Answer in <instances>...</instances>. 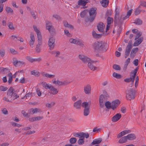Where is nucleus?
Instances as JSON below:
<instances>
[{
	"label": "nucleus",
	"mask_w": 146,
	"mask_h": 146,
	"mask_svg": "<svg viewBox=\"0 0 146 146\" xmlns=\"http://www.w3.org/2000/svg\"><path fill=\"white\" fill-rule=\"evenodd\" d=\"M91 62H88V66L89 68L92 71L96 70L97 68L93 65Z\"/></svg>",
	"instance_id": "nucleus-21"
},
{
	"label": "nucleus",
	"mask_w": 146,
	"mask_h": 146,
	"mask_svg": "<svg viewBox=\"0 0 146 146\" xmlns=\"http://www.w3.org/2000/svg\"><path fill=\"white\" fill-rule=\"evenodd\" d=\"M105 25L103 23H99L98 24L97 26L98 30L100 32H103L104 31V29L105 28Z\"/></svg>",
	"instance_id": "nucleus-10"
},
{
	"label": "nucleus",
	"mask_w": 146,
	"mask_h": 146,
	"mask_svg": "<svg viewBox=\"0 0 146 146\" xmlns=\"http://www.w3.org/2000/svg\"><path fill=\"white\" fill-rule=\"evenodd\" d=\"M14 90H15L12 87H10L7 92V94L8 96L11 98L12 97V94L14 92Z\"/></svg>",
	"instance_id": "nucleus-18"
},
{
	"label": "nucleus",
	"mask_w": 146,
	"mask_h": 146,
	"mask_svg": "<svg viewBox=\"0 0 146 146\" xmlns=\"http://www.w3.org/2000/svg\"><path fill=\"white\" fill-rule=\"evenodd\" d=\"M123 17L122 15H121V18L120 19H119V17H116L115 16L114 17V22L116 23H119L121 24L123 22V21L124 20H123L122 18H123Z\"/></svg>",
	"instance_id": "nucleus-14"
},
{
	"label": "nucleus",
	"mask_w": 146,
	"mask_h": 146,
	"mask_svg": "<svg viewBox=\"0 0 146 146\" xmlns=\"http://www.w3.org/2000/svg\"><path fill=\"white\" fill-rule=\"evenodd\" d=\"M26 59L31 63H33L34 62V58H32V57L29 56H27L26 57Z\"/></svg>",
	"instance_id": "nucleus-50"
},
{
	"label": "nucleus",
	"mask_w": 146,
	"mask_h": 146,
	"mask_svg": "<svg viewBox=\"0 0 146 146\" xmlns=\"http://www.w3.org/2000/svg\"><path fill=\"white\" fill-rule=\"evenodd\" d=\"M140 5L146 7V2L143 1H140Z\"/></svg>",
	"instance_id": "nucleus-56"
},
{
	"label": "nucleus",
	"mask_w": 146,
	"mask_h": 146,
	"mask_svg": "<svg viewBox=\"0 0 146 146\" xmlns=\"http://www.w3.org/2000/svg\"><path fill=\"white\" fill-rule=\"evenodd\" d=\"M52 81H53L52 83L54 84L58 85L59 86H62V81L58 80H54V81H53V80H52Z\"/></svg>",
	"instance_id": "nucleus-35"
},
{
	"label": "nucleus",
	"mask_w": 146,
	"mask_h": 146,
	"mask_svg": "<svg viewBox=\"0 0 146 146\" xmlns=\"http://www.w3.org/2000/svg\"><path fill=\"white\" fill-rule=\"evenodd\" d=\"M43 87L46 89H49L51 92H50V94L52 95H55L58 93V91L57 89L54 88L51 84H46L45 82H42L41 83Z\"/></svg>",
	"instance_id": "nucleus-2"
},
{
	"label": "nucleus",
	"mask_w": 146,
	"mask_h": 146,
	"mask_svg": "<svg viewBox=\"0 0 146 146\" xmlns=\"http://www.w3.org/2000/svg\"><path fill=\"white\" fill-rule=\"evenodd\" d=\"M127 138L126 136H125L120 138L118 142L120 143H123L126 142L127 141Z\"/></svg>",
	"instance_id": "nucleus-25"
},
{
	"label": "nucleus",
	"mask_w": 146,
	"mask_h": 146,
	"mask_svg": "<svg viewBox=\"0 0 146 146\" xmlns=\"http://www.w3.org/2000/svg\"><path fill=\"white\" fill-rule=\"evenodd\" d=\"M8 89V88L7 87L3 86H1L0 87V90L1 91H6Z\"/></svg>",
	"instance_id": "nucleus-54"
},
{
	"label": "nucleus",
	"mask_w": 146,
	"mask_h": 146,
	"mask_svg": "<svg viewBox=\"0 0 146 146\" xmlns=\"http://www.w3.org/2000/svg\"><path fill=\"white\" fill-rule=\"evenodd\" d=\"M42 43L40 42L38 43L36 45L35 50L36 52L37 53H39L40 52V46L41 45Z\"/></svg>",
	"instance_id": "nucleus-28"
},
{
	"label": "nucleus",
	"mask_w": 146,
	"mask_h": 146,
	"mask_svg": "<svg viewBox=\"0 0 146 146\" xmlns=\"http://www.w3.org/2000/svg\"><path fill=\"white\" fill-rule=\"evenodd\" d=\"M54 104V103H52L51 104H47L46 105V106L48 108H51Z\"/></svg>",
	"instance_id": "nucleus-63"
},
{
	"label": "nucleus",
	"mask_w": 146,
	"mask_h": 146,
	"mask_svg": "<svg viewBox=\"0 0 146 146\" xmlns=\"http://www.w3.org/2000/svg\"><path fill=\"white\" fill-rule=\"evenodd\" d=\"M5 10L8 13H10L12 14L13 13V10L10 7H6Z\"/></svg>",
	"instance_id": "nucleus-29"
},
{
	"label": "nucleus",
	"mask_w": 146,
	"mask_h": 146,
	"mask_svg": "<svg viewBox=\"0 0 146 146\" xmlns=\"http://www.w3.org/2000/svg\"><path fill=\"white\" fill-rule=\"evenodd\" d=\"M139 60L137 59L135 60L133 62V64L135 66H137L138 65Z\"/></svg>",
	"instance_id": "nucleus-64"
},
{
	"label": "nucleus",
	"mask_w": 146,
	"mask_h": 146,
	"mask_svg": "<svg viewBox=\"0 0 146 146\" xmlns=\"http://www.w3.org/2000/svg\"><path fill=\"white\" fill-rule=\"evenodd\" d=\"M76 44L80 46L83 47L84 45V42L82 40L78 38Z\"/></svg>",
	"instance_id": "nucleus-24"
},
{
	"label": "nucleus",
	"mask_w": 146,
	"mask_h": 146,
	"mask_svg": "<svg viewBox=\"0 0 146 146\" xmlns=\"http://www.w3.org/2000/svg\"><path fill=\"white\" fill-rule=\"evenodd\" d=\"M8 76L9 77V80L8 81V83L10 84L12 82L13 80L12 74L10 72L8 74Z\"/></svg>",
	"instance_id": "nucleus-33"
},
{
	"label": "nucleus",
	"mask_w": 146,
	"mask_h": 146,
	"mask_svg": "<svg viewBox=\"0 0 146 146\" xmlns=\"http://www.w3.org/2000/svg\"><path fill=\"white\" fill-rule=\"evenodd\" d=\"M102 141V139L101 138L95 139H94L91 143V145H93L95 144H99Z\"/></svg>",
	"instance_id": "nucleus-19"
},
{
	"label": "nucleus",
	"mask_w": 146,
	"mask_h": 146,
	"mask_svg": "<svg viewBox=\"0 0 146 146\" xmlns=\"http://www.w3.org/2000/svg\"><path fill=\"white\" fill-rule=\"evenodd\" d=\"M9 28L11 30H14L15 28L13 27V23L11 22H9L7 24Z\"/></svg>",
	"instance_id": "nucleus-44"
},
{
	"label": "nucleus",
	"mask_w": 146,
	"mask_h": 146,
	"mask_svg": "<svg viewBox=\"0 0 146 146\" xmlns=\"http://www.w3.org/2000/svg\"><path fill=\"white\" fill-rule=\"evenodd\" d=\"M135 38V40L138 39L142 35V33L140 32H138Z\"/></svg>",
	"instance_id": "nucleus-60"
},
{
	"label": "nucleus",
	"mask_w": 146,
	"mask_h": 146,
	"mask_svg": "<svg viewBox=\"0 0 146 146\" xmlns=\"http://www.w3.org/2000/svg\"><path fill=\"white\" fill-rule=\"evenodd\" d=\"M31 110H32V112L31 113L32 114H33L35 113H37V112H39V111H38L39 110L38 109L36 108L35 109L32 108L31 109Z\"/></svg>",
	"instance_id": "nucleus-52"
},
{
	"label": "nucleus",
	"mask_w": 146,
	"mask_h": 146,
	"mask_svg": "<svg viewBox=\"0 0 146 146\" xmlns=\"http://www.w3.org/2000/svg\"><path fill=\"white\" fill-rule=\"evenodd\" d=\"M126 136L127 139L129 140L135 139L136 138L135 135L133 133L129 134Z\"/></svg>",
	"instance_id": "nucleus-22"
},
{
	"label": "nucleus",
	"mask_w": 146,
	"mask_h": 146,
	"mask_svg": "<svg viewBox=\"0 0 146 146\" xmlns=\"http://www.w3.org/2000/svg\"><path fill=\"white\" fill-rule=\"evenodd\" d=\"M121 115L119 113H117L111 118V121L113 122H115L118 121L121 117Z\"/></svg>",
	"instance_id": "nucleus-12"
},
{
	"label": "nucleus",
	"mask_w": 146,
	"mask_h": 146,
	"mask_svg": "<svg viewBox=\"0 0 146 146\" xmlns=\"http://www.w3.org/2000/svg\"><path fill=\"white\" fill-rule=\"evenodd\" d=\"M138 50V48H133L131 50V53L130 54V56H132L133 54H135L136 52H137Z\"/></svg>",
	"instance_id": "nucleus-41"
},
{
	"label": "nucleus",
	"mask_w": 146,
	"mask_h": 146,
	"mask_svg": "<svg viewBox=\"0 0 146 146\" xmlns=\"http://www.w3.org/2000/svg\"><path fill=\"white\" fill-rule=\"evenodd\" d=\"M41 75L44 77H46L50 78H53L55 77L54 75L50 74L44 72H42L41 73Z\"/></svg>",
	"instance_id": "nucleus-15"
},
{
	"label": "nucleus",
	"mask_w": 146,
	"mask_h": 146,
	"mask_svg": "<svg viewBox=\"0 0 146 146\" xmlns=\"http://www.w3.org/2000/svg\"><path fill=\"white\" fill-rule=\"evenodd\" d=\"M84 139L81 138L79 139L78 141V144L80 145L84 144Z\"/></svg>",
	"instance_id": "nucleus-49"
},
{
	"label": "nucleus",
	"mask_w": 146,
	"mask_h": 146,
	"mask_svg": "<svg viewBox=\"0 0 146 146\" xmlns=\"http://www.w3.org/2000/svg\"><path fill=\"white\" fill-rule=\"evenodd\" d=\"M13 60L14 65L15 66H17L18 64V61L17 60L16 58H13Z\"/></svg>",
	"instance_id": "nucleus-45"
},
{
	"label": "nucleus",
	"mask_w": 146,
	"mask_h": 146,
	"mask_svg": "<svg viewBox=\"0 0 146 146\" xmlns=\"http://www.w3.org/2000/svg\"><path fill=\"white\" fill-rule=\"evenodd\" d=\"M88 12V9H86L80 13V16L82 18H84Z\"/></svg>",
	"instance_id": "nucleus-37"
},
{
	"label": "nucleus",
	"mask_w": 146,
	"mask_h": 146,
	"mask_svg": "<svg viewBox=\"0 0 146 146\" xmlns=\"http://www.w3.org/2000/svg\"><path fill=\"white\" fill-rule=\"evenodd\" d=\"M10 50L11 53L13 54H18V52L13 48H10Z\"/></svg>",
	"instance_id": "nucleus-51"
},
{
	"label": "nucleus",
	"mask_w": 146,
	"mask_h": 146,
	"mask_svg": "<svg viewBox=\"0 0 146 146\" xmlns=\"http://www.w3.org/2000/svg\"><path fill=\"white\" fill-rule=\"evenodd\" d=\"M92 46L95 50L98 52H105L108 49L107 44L103 41L96 42Z\"/></svg>",
	"instance_id": "nucleus-1"
},
{
	"label": "nucleus",
	"mask_w": 146,
	"mask_h": 146,
	"mask_svg": "<svg viewBox=\"0 0 146 146\" xmlns=\"http://www.w3.org/2000/svg\"><path fill=\"white\" fill-rule=\"evenodd\" d=\"M46 29L48 30L50 33H53L55 32V30L53 26L52 25V24L51 22L49 21L46 22Z\"/></svg>",
	"instance_id": "nucleus-6"
},
{
	"label": "nucleus",
	"mask_w": 146,
	"mask_h": 146,
	"mask_svg": "<svg viewBox=\"0 0 146 146\" xmlns=\"http://www.w3.org/2000/svg\"><path fill=\"white\" fill-rule=\"evenodd\" d=\"M100 2L103 7H106L108 5L109 1L108 0H102Z\"/></svg>",
	"instance_id": "nucleus-27"
},
{
	"label": "nucleus",
	"mask_w": 146,
	"mask_h": 146,
	"mask_svg": "<svg viewBox=\"0 0 146 146\" xmlns=\"http://www.w3.org/2000/svg\"><path fill=\"white\" fill-rule=\"evenodd\" d=\"M77 141V139L75 137L71 138L69 140V142L71 144L75 143Z\"/></svg>",
	"instance_id": "nucleus-38"
},
{
	"label": "nucleus",
	"mask_w": 146,
	"mask_h": 146,
	"mask_svg": "<svg viewBox=\"0 0 146 146\" xmlns=\"http://www.w3.org/2000/svg\"><path fill=\"white\" fill-rule=\"evenodd\" d=\"M131 132L130 130H125L123 131L120 133H119L117 135V138H119L121 137L123 135H125L126 134L129 133Z\"/></svg>",
	"instance_id": "nucleus-16"
},
{
	"label": "nucleus",
	"mask_w": 146,
	"mask_h": 146,
	"mask_svg": "<svg viewBox=\"0 0 146 146\" xmlns=\"http://www.w3.org/2000/svg\"><path fill=\"white\" fill-rule=\"evenodd\" d=\"M140 6L139 5L137 8L135 9V10L134 11V14L135 15H137L140 14L141 11V10L140 9Z\"/></svg>",
	"instance_id": "nucleus-30"
},
{
	"label": "nucleus",
	"mask_w": 146,
	"mask_h": 146,
	"mask_svg": "<svg viewBox=\"0 0 146 146\" xmlns=\"http://www.w3.org/2000/svg\"><path fill=\"white\" fill-rule=\"evenodd\" d=\"M105 106L108 109H111V103L109 101H107L105 104Z\"/></svg>",
	"instance_id": "nucleus-32"
},
{
	"label": "nucleus",
	"mask_w": 146,
	"mask_h": 146,
	"mask_svg": "<svg viewBox=\"0 0 146 146\" xmlns=\"http://www.w3.org/2000/svg\"><path fill=\"white\" fill-rule=\"evenodd\" d=\"M113 76L114 77L118 79L120 78L121 77V75L115 72H114L113 73Z\"/></svg>",
	"instance_id": "nucleus-43"
},
{
	"label": "nucleus",
	"mask_w": 146,
	"mask_h": 146,
	"mask_svg": "<svg viewBox=\"0 0 146 146\" xmlns=\"http://www.w3.org/2000/svg\"><path fill=\"white\" fill-rule=\"evenodd\" d=\"M111 15V13L110 11H108L106 14L105 16V18L106 19V17H108L110 16Z\"/></svg>",
	"instance_id": "nucleus-55"
},
{
	"label": "nucleus",
	"mask_w": 146,
	"mask_h": 146,
	"mask_svg": "<svg viewBox=\"0 0 146 146\" xmlns=\"http://www.w3.org/2000/svg\"><path fill=\"white\" fill-rule=\"evenodd\" d=\"M81 100H79L74 104V107L77 109H80L81 108V104L82 103Z\"/></svg>",
	"instance_id": "nucleus-13"
},
{
	"label": "nucleus",
	"mask_w": 146,
	"mask_h": 146,
	"mask_svg": "<svg viewBox=\"0 0 146 146\" xmlns=\"http://www.w3.org/2000/svg\"><path fill=\"white\" fill-rule=\"evenodd\" d=\"M113 21V19L112 18L108 17L107 19V23L108 25H110Z\"/></svg>",
	"instance_id": "nucleus-39"
},
{
	"label": "nucleus",
	"mask_w": 146,
	"mask_h": 146,
	"mask_svg": "<svg viewBox=\"0 0 146 146\" xmlns=\"http://www.w3.org/2000/svg\"><path fill=\"white\" fill-rule=\"evenodd\" d=\"M96 10V8L92 7L88 11L89 14V17L88 19V21L92 22L94 20L97 14Z\"/></svg>",
	"instance_id": "nucleus-3"
},
{
	"label": "nucleus",
	"mask_w": 146,
	"mask_h": 146,
	"mask_svg": "<svg viewBox=\"0 0 146 146\" xmlns=\"http://www.w3.org/2000/svg\"><path fill=\"white\" fill-rule=\"evenodd\" d=\"M36 34L37 36L38 43L40 42V43H42V38L40 33V32L37 33Z\"/></svg>",
	"instance_id": "nucleus-31"
},
{
	"label": "nucleus",
	"mask_w": 146,
	"mask_h": 146,
	"mask_svg": "<svg viewBox=\"0 0 146 146\" xmlns=\"http://www.w3.org/2000/svg\"><path fill=\"white\" fill-rule=\"evenodd\" d=\"M133 11V9H131L129 10L127 13L126 15L122 18L123 20H125L128 18L131 15Z\"/></svg>",
	"instance_id": "nucleus-23"
},
{
	"label": "nucleus",
	"mask_w": 146,
	"mask_h": 146,
	"mask_svg": "<svg viewBox=\"0 0 146 146\" xmlns=\"http://www.w3.org/2000/svg\"><path fill=\"white\" fill-rule=\"evenodd\" d=\"M5 50L4 49L1 48L0 50V54L1 57H3L5 56Z\"/></svg>",
	"instance_id": "nucleus-47"
},
{
	"label": "nucleus",
	"mask_w": 146,
	"mask_h": 146,
	"mask_svg": "<svg viewBox=\"0 0 146 146\" xmlns=\"http://www.w3.org/2000/svg\"><path fill=\"white\" fill-rule=\"evenodd\" d=\"M120 102L118 100H116L111 102V109L114 110L118 106Z\"/></svg>",
	"instance_id": "nucleus-9"
},
{
	"label": "nucleus",
	"mask_w": 146,
	"mask_h": 146,
	"mask_svg": "<svg viewBox=\"0 0 146 146\" xmlns=\"http://www.w3.org/2000/svg\"><path fill=\"white\" fill-rule=\"evenodd\" d=\"M104 98H105V97L103 95L101 94L100 95L99 98V102L103 103V99Z\"/></svg>",
	"instance_id": "nucleus-57"
},
{
	"label": "nucleus",
	"mask_w": 146,
	"mask_h": 146,
	"mask_svg": "<svg viewBox=\"0 0 146 146\" xmlns=\"http://www.w3.org/2000/svg\"><path fill=\"white\" fill-rule=\"evenodd\" d=\"M126 94V97L128 100H130L135 98V93L133 89L129 88L127 89Z\"/></svg>",
	"instance_id": "nucleus-5"
},
{
	"label": "nucleus",
	"mask_w": 146,
	"mask_h": 146,
	"mask_svg": "<svg viewBox=\"0 0 146 146\" xmlns=\"http://www.w3.org/2000/svg\"><path fill=\"white\" fill-rule=\"evenodd\" d=\"M11 123L12 125L14 127L17 126L19 127L22 126V125L15 123L13 121L11 122Z\"/></svg>",
	"instance_id": "nucleus-46"
},
{
	"label": "nucleus",
	"mask_w": 146,
	"mask_h": 146,
	"mask_svg": "<svg viewBox=\"0 0 146 146\" xmlns=\"http://www.w3.org/2000/svg\"><path fill=\"white\" fill-rule=\"evenodd\" d=\"M90 104L87 102H84L81 104L82 106L84 108V116H87L90 113Z\"/></svg>",
	"instance_id": "nucleus-4"
},
{
	"label": "nucleus",
	"mask_w": 146,
	"mask_h": 146,
	"mask_svg": "<svg viewBox=\"0 0 146 146\" xmlns=\"http://www.w3.org/2000/svg\"><path fill=\"white\" fill-rule=\"evenodd\" d=\"M8 76L9 77V80L8 81V83L10 84L12 82L13 80L12 74L10 72L8 74Z\"/></svg>",
	"instance_id": "nucleus-34"
},
{
	"label": "nucleus",
	"mask_w": 146,
	"mask_h": 146,
	"mask_svg": "<svg viewBox=\"0 0 146 146\" xmlns=\"http://www.w3.org/2000/svg\"><path fill=\"white\" fill-rule=\"evenodd\" d=\"M134 23L136 25H141L142 23V21L140 19L138 18L136 19L135 22Z\"/></svg>",
	"instance_id": "nucleus-40"
},
{
	"label": "nucleus",
	"mask_w": 146,
	"mask_h": 146,
	"mask_svg": "<svg viewBox=\"0 0 146 146\" xmlns=\"http://www.w3.org/2000/svg\"><path fill=\"white\" fill-rule=\"evenodd\" d=\"M92 35L94 38L98 39L102 37V34H97L94 31L92 32Z\"/></svg>",
	"instance_id": "nucleus-17"
},
{
	"label": "nucleus",
	"mask_w": 146,
	"mask_h": 146,
	"mask_svg": "<svg viewBox=\"0 0 146 146\" xmlns=\"http://www.w3.org/2000/svg\"><path fill=\"white\" fill-rule=\"evenodd\" d=\"M55 38L54 37L52 36L49 38L48 41V45L50 50L52 49L55 46L54 42Z\"/></svg>",
	"instance_id": "nucleus-8"
},
{
	"label": "nucleus",
	"mask_w": 146,
	"mask_h": 146,
	"mask_svg": "<svg viewBox=\"0 0 146 146\" xmlns=\"http://www.w3.org/2000/svg\"><path fill=\"white\" fill-rule=\"evenodd\" d=\"M88 3V2L84 0H79L78 2V5L83 6H85Z\"/></svg>",
	"instance_id": "nucleus-26"
},
{
	"label": "nucleus",
	"mask_w": 146,
	"mask_h": 146,
	"mask_svg": "<svg viewBox=\"0 0 146 146\" xmlns=\"http://www.w3.org/2000/svg\"><path fill=\"white\" fill-rule=\"evenodd\" d=\"M78 39V38L75 39L71 38L69 39V41L71 43L76 44Z\"/></svg>",
	"instance_id": "nucleus-36"
},
{
	"label": "nucleus",
	"mask_w": 146,
	"mask_h": 146,
	"mask_svg": "<svg viewBox=\"0 0 146 146\" xmlns=\"http://www.w3.org/2000/svg\"><path fill=\"white\" fill-rule=\"evenodd\" d=\"M132 48H129L128 46H127L125 53V57L126 58L129 55Z\"/></svg>",
	"instance_id": "nucleus-20"
},
{
	"label": "nucleus",
	"mask_w": 146,
	"mask_h": 146,
	"mask_svg": "<svg viewBox=\"0 0 146 146\" xmlns=\"http://www.w3.org/2000/svg\"><path fill=\"white\" fill-rule=\"evenodd\" d=\"M91 86L88 84L84 87V90L85 93L87 94H91Z\"/></svg>",
	"instance_id": "nucleus-11"
},
{
	"label": "nucleus",
	"mask_w": 146,
	"mask_h": 146,
	"mask_svg": "<svg viewBox=\"0 0 146 146\" xmlns=\"http://www.w3.org/2000/svg\"><path fill=\"white\" fill-rule=\"evenodd\" d=\"M30 38L31 40H30L35 42V38L34 35L33 33H31L30 34Z\"/></svg>",
	"instance_id": "nucleus-53"
},
{
	"label": "nucleus",
	"mask_w": 146,
	"mask_h": 146,
	"mask_svg": "<svg viewBox=\"0 0 146 146\" xmlns=\"http://www.w3.org/2000/svg\"><path fill=\"white\" fill-rule=\"evenodd\" d=\"M12 95V96L13 97V100L17 99L19 97V96L17 95V94L15 93V90H14V92Z\"/></svg>",
	"instance_id": "nucleus-48"
},
{
	"label": "nucleus",
	"mask_w": 146,
	"mask_h": 146,
	"mask_svg": "<svg viewBox=\"0 0 146 146\" xmlns=\"http://www.w3.org/2000/svg\"><path fill=\"white\" fill-rule=\"evenodd\" d=\"M38 72H37L35 70L32 71L31 72V74L32 75H33L36 76L38 75Z\"/></svg>",
	"instance_id": "nucleus-61"
},
{
	"label": "nucleus",
	"mask_w": 146,
	"mask_h": 146,
	"mask_svg": "<svg viewBox=\"0 0 146 146\" xmlns=\"http://www.w3.org/2000/svg\"><path fill=\"white\" fill-rule=\"evenodd\" d=\"M70 83V82L67 80L64 81L63 82H62V86H64L66 85L69 84Z\"/></svg>",
	"instance_id": "nucleus-58"
},
{
	"label": "nucleus",
	"mask_w": 146,
	"mask_h": 146,
	"mask_svg": "<svg viewBox=\"0 0 146 146\" xmlns=\"http://www.w3.org/2000/svg\"><path fill=\"white\" fill-rule=\"evenodd\" d=\"M113 67L114 69L117 70H120L121 69V67L117 64L113 65Z\"/></svg>",
	"instance_id": "nucleus-42"
},
{
	"label": "nucleus",
	"mask_w": 146,
	"mask_h": 146,
	"mask_svg": "<svg viewBox=\"0 0 146 146\" xmlns=\"http://www.w3.org/2000/svg\"><path fill=\"white\" fill-rule=\"evenodd\" d=\"M131 76L130 78H131V79L132 80V84H133V83L134 82V80L135 79V76L136 75H134L133 74H130Z\"/></svg>",
	"instance_id": "nucleus-59"
},
{
	"label": "nucleus",
	"mask_w": 146,
	"mask_h": 146,
	"mask_svg": "<svg viewBox=\"0 0 146 146\" xmlns=\"http://www.w3.org/2000/svg\"><path fill=\"white\" fill-rule=\"evenodd\" d=\"M43 117L42 116H39L35 117L36 121L41 120L43 119Z\"/></svg>",
	"instance_id": "nucleus-62"
},
{
	"label": "nucleus",
	"mask_w": 146,
	"mask_h": 146,
	"mask_svg": "<svg viewBox=\"0 0 146 146\" xmlns=\"http://www.w3.org/2000/svg\"><path fill=\"white\" fill-rule=\"evenodd\" d=\"M79 58L84 63H86L90 62H92L90 59L83 54H80L79 55Z\"/></svg>",
	"instance_id": "nucleus-7"
}]
</instances>
